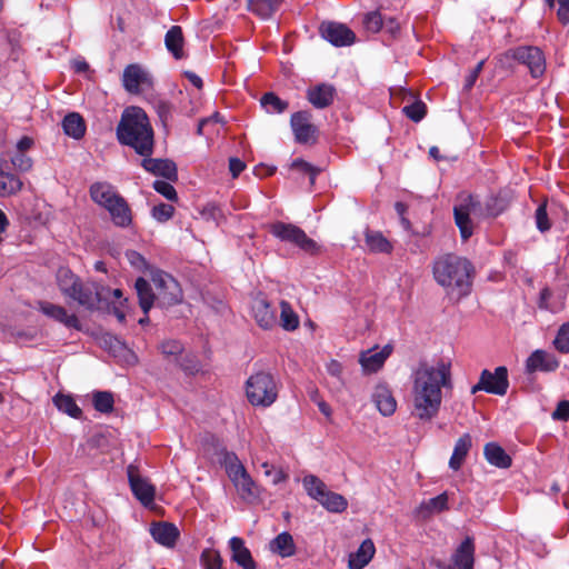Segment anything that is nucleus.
<instances>
[{"instance_id": "64", "label": "nucleus", "mask_w": 569, "mask_h": 569, "mask_svg": "<svg viewBox=\"0 0 569 569\" xmlns=\"http://www.w3.org/2000/svg\"><path fill=\"white\" fill-rule=\"evenodd\" d=\"M34 146V139L29 136H23L17 143V152L26 153Z\"/></svg>"}, {"instance_id": "23", "label": "nucleus", "mask_w": 569, "mask_h": 569, "mask_svg": "<svg viewBox=\"0 0 569 569\" xmlns=\"http://www.w3.org/2000/svg\"><path fill=\"white\" fill-rule=\"evenodd\" d=\"M372 401L376 403L380 413L385 417L393 415L397 409V401L392 396V392L389 388L382 385L376 387L372 393Z\"/></svg>"}, {"instance_id": "2", "label": "nucleus", "mask_w": 569, "mask_h": 569, "mask_svg": "<svg viewBox=\"0 0 569 569\" xmlns=\"http://www.w3.org/2000/svg\"><path fill=\"white\" fill-rule=\"evenodd\" d=\"M433 278L446 293L455 300H460L471 291L472 263L465 257L445 253L436 258L432 266Z\"/></svg>"}, {"instance_id": "43", "label": "nucleus", "mask_w": 569, "mask_h": 569, "mask_svg": "<svg viewBox=\"0 0 569 569\" xmlns=\"http://www.w3.org/2000/svg\"><path fill=\"white\" fill-rule=\"evenodd\" d=\"M302 482L308 495L318 501L327 491L326 485L316 476H306Z\"/></svg>"}, {"instance_id": "55", "label": "nucleus", "mask_w": 569, "mask_h": 569, "mask_svg": "<svg viewBox=\"0 0 569 569\" xmlns=\"http://www.w3.org/2000/svg\"><path fill=\"white\" fill-rule=\"evenodd\" d=\"M11 162H12L13 167L21 172L29 171L33 166L32 159L30 157H28L26 153H20V152H17L12 157Z\"/></svg>"}, {"instance_id": "20", "label": "nucleus", "mask_w": 569, "mask_h": 569, "mask_svg": "<svg viewBox=\"0 0 569 569\" xmlns=\"http://www.w3.org/2000/svg\"><path fill=\"white\" fill-rule=\"evenodd\" d=\"M376 547L371 539L361 542L357 551L351 552L348 559L349 569H363L373 558Z\"/></svg>"}, {"instance_id": "10", "label": "nucleus", "mask_w": 569, "mask_h": 569, "mask_svg": "<svg viewBox=\"0 0 569 569\" xmlns=\"http://www.w3.org/2000/svg\"><path fill=\"white\" fill-rule=\"evenodd\" d=\"M251 315L256 323L263 330H270L278 325L277 309L271 306L262 293H258L252 298Z\"/></svg>"}, {"instance_id": "8", "label": "nucleus", "mask_w": 569, "mask_h": 569, "mask_svg": "<svg viewBox=\"0 0 569 569\" xmlns=\"http://www.w3.org/2000/svg\"><path fill=\"white\" fill-rule=\"evenodd\" d=\"M506 58H512L527 66L531 76L538 78L546 71V59L543 52L538 47H519L509 50Z\"/></svg>"}, {"instance_id": "25", "label": "nucleus", "mask_w": 569, "mask_h": 569, "mask_svg": "<svg viewBox=\"0 0 569 569\" xmlns=\"http://www.w3.org/2000/svg\"><path fill=\"white\" fill-rule=\"evenodd\" d=\"M90 194L92 200L106 210L112 204L113 200L120 196L116 189L107 182L93 183L90 188Z\"/></svg>"}, {"instance_id": "22", "label": "nucleus", "mask_w": 569, "mask_h": 569, "mask_svg": "<svg viewBox=\"0 0 569 569\" xmlns=\"http://www.w3.org/2000/svg\"><path fill=\"white\" fill-rule=\"evenodd\" d=\"M112 222L120 228H127L132 222V213L126 199L119 196L112 204L107 208Z\"/></svg>"}, {"instance_id": "60", "label": "nucleus", "mask_w": 569, "mask_h": 569, "mask_svg": "<svg viewBox=\"0 0 569 569\" xmlns=\"http://www.w3.org/2000/svg\"><path fill=\"white\" fill-rule=\"evenodd\" d=\"M53 402L61 411L71 416V396L57 395Z\"/></svg>"}, {"instance_id": "46", "label": "nucleus", "mask_w": 569, "mask_h": 569, "mask_svg": "<svg viewBox=\"0 0 569 569\" xmlns=\"http://www.w3.org/2000/svg\"><path fill=\"white\" fill-rule=\"evenodd\" d=\"M362 24L368 32L376 33L383 27V19L379 11H371L363 16Z\"/></svg>"}, {"instance_id": "36", "label": "nucleus", "mask_w": 569, "mask_h": 569, "mask_svg": "<svg viewBox=\"0 0 569 569\" xmlns=\"http://www.w3.org/2000/svg\"><path fill=\"white\" fill-rule=\"evenodd\" d=\"M446 509H448V496L447 493H441L435 498L423 501L420 505L418 512L423 518H427L433 513H439Z\"/></svg>"}, {"instance_id": "21", "label": "nucleus", "mask_w": 569, "mask_h": 569, "mask_svg": "<svg viewBox=\"0 0 569 569\" xmlns=\"http://www.w3.org/2000/svg\"><path fill=\"white\" fill-rule=\"evenodd\" d=\"M558 360L543 350H536L526 362L527 371H553L558 368Z\"/></svg>"}, {"instance_id": "34", "label": "nucleus", "mask_w": 569, "mask_h": 569, "mask_svg": "<svg viewBox=\"0 0 569 569\" xmlns=\"http://www.w3.org/2000/svg\"><path fill=\"white\" fill-rule=\"evenodd\" d=\"M281 0H248L249 10L262 19L270 18L280 7Z\"/></svg>"}, {"instance_id": "29", "label": "nucleus", "mask_w": 569, "mask_h": 569, "mask_svg": "<svg viewBox=\"0 0 569 569\" xmlns=\"http://www.w3.org/2000/svg\"><path fill=\"white\" fill-rule=\"evenodd\" d=\"M483 452L488 462L498 468H509L511 466V457L496 442L487 443Z\"/></svg>"}, {"instance_id": "63", "label": "nucleus", "mask_w": 569, "mask_h": 569, "mask_svg": "<svg viewBox=\"0 0 569 569\" xmlns=\"http://www.w3.org/2000/svg\"><path fill=\"white\" fill-rule=\"evenodd\" d=\"M246 168L243 161L238 158H230L229 160V170L233 178H237Z\"/></svg>"}, {"instance_id": "58", "label": "nucleus", "mask_w": 569, "mask_h": 569, "mask_svg": "<svg viewBox=\"0 0 569 569\" xmlns=\"http://www.w3.org/2000/svg\"><path fill=\"white\" fill-rule=\"evenodd\" d=\"M84 119L77 112H73V139H81L86 134Z\"/></svg>"}, {"instance_id": "32", "label": "nucleus", "mask_w": 569, "mask_h": 569, "mask_svg": "<svg viewBox=\"0 0 569 569\" xmlns=\"http://www.w3.org/2000/svg\"><path fill=\"white\" fill-rule=\"evenodd\" d=\"M103 341L106 346H109V350L114 357L121 358L128 365H136L138 362L137 356L116 337L106 336Z\"/></svg>"}, {"instance_id": "9", "label": "nucleus", "mask_w": 569, "mask_h": 569, "mask_svg": "<svg viewBox=\"0 0 569 569\" xmlns=\"http://www.w3.org/2000/svg\"><path fill=\"white\" fill-rule=\"evenodd\" d=\"M508 371L506 367L496 368L495 372L485 369L480 375V380L471 389L472 393L485 390L490 393L503 396L508 389Z\"/></svg>"}, {"instance_id": "12", "label": "nucleus", "mask_w": 569, "mask_h": 569, "mask_svg": "<svg viewBox=\"0 0 569 569\" xmlns=\"http://www.w3.org/2000/svg\"><path fill=\"white\" fill-rule=\"evenodd\" d=\"M291 128L295 138L299 143H315L317 140V128L311 123V114L307 111H299L291 116Z\"/></svg>"}, {"instance_id": "33", "label": "nucleus", "mask_w": 569, "mask_h": 569, "mask_svg": "<svg viewBox=\"0 0 569 569\" xmlns=\"http://www.w3.org/2000/svg\"><path fill=\"white\" fill-rule=\"evenodd\" d=\"M136 290L139 298V305L147 315L152 308L154 299H157V295L153 293L150 283L143 278L137 279Z\"/></svg>"}, {"instance_id": "27", "label": "nucleus", "mask_w": 569, "mask_h": 569, "mask_svg": "<svg viewBox=\"0 0 569 569\" xmlns=\"http://www.w3.org/2000/svg\"><path fill=\"white\" fill-rule=\"evenodd\" d=\"M150 532L157 542L166 547H172L179 536L177 527L167 522L154 523Z\"/></svg>"}, {"instance_id": "5", "label": "nucleus", "mask_w": 569, "mask_h": 569, "mask_svg": "<svg viewBox=\"0 0 569 569\" xmlns=\"http://www.w3.org/2000/svg\"><path fill=\"white\" fill-rule=\"evenodd\" d=\"M453 213L463 240L472 236L475 221L483 216L480 202L467 192H461L457 197Z\"/></svg>"}, {"instance_id": "7", "label": "nucleus", "mask_w": 569, "mask_h": 569, "mask_svg": "<svg viewBox=\"0 0 569 569\" xmlns=\"http://www.w3.org/2000/svg\"><path fill=\"white\" fill-rule=\"evenodd\" d=\"M152 281L157 289L158 305L169 307L182 300L181 288L170 274L157 271L152 276Z\"/></svg>"}, {"instance_id": "1", "label": "nucleus", "mask_w": 569, "mask_h": 569, "mask_svg": "<svg viewBox=\"0 0 569 569\" xmlns=\"http://www.w3.org/2000/svg\"><path fill=\"white\" fill-rule=\"evenodd\" d=\"M451 387V366L445 360L420 361L411 373V416L420 421L435 419L441 408L442 389Z\"/></svg>"}, {"instance_id": "35", "label": "nucleus", "mask_w": 569, "mask_h": 569, "mask_svg": "<svg viewBox=\"0 0 569 569\" xmlns=\"http://www.w3.org/2000/svg\"><path fill=\"white\" fill-rule=\"evenodd\" d=\"M299 317L286 300L280 301V318L278 325L287 331H293L299 327Z\"/></svg>"}, {"instance_id": "47", "label": "nucleus", "mask_w": 569, "mask_h": 569, "mask_svg": "<svg viewBox=\"0 0 569 569\" xmlns=\"http://www.w3.org/2000/svg\"><path fill=\"white\" fill-rule=\"evenodd\" d=\"M227 473L231 481L237 483L241 478L248 475L243 465L238 460L237 457L231 459L227 465Z\"/></svg>"}, {"instance_id": "16", "label": "nucleus", "mask_w": 569, "mask_h": 569, "mask_svg": "<svg viewBox=\"0 0 569 569\" xmlns=\"http://www.w3.org/2000/svg\"><path fill=\"white\" fill-rule=\"evenodd\" d=\"M143 169L154 176H160L169 181L178 179L177 167L173 161L168 159H153L151 156L143 157L141 161Z\"/></svg>"}, {"instance_id": "6", "label": "nucleus", "mask_w": 569, "mask_h": 569, "mask_svg": "<svg viewBox=\"0 0 569 569\" xmlns=\"http://www.w3.org/2000/svg\"><path fill=\"white\" fill-rule=\"evenodd\" d=\"M271 234L281 241L289 242L308 253H316L318 244L306 232L292 223L277 221L268 227Z\"/></svg>"}, {"instance_id": "62", "label": "nucleus", "mask_w": 569, "mask_h": 569, "mask_svg": "<svg viewBox=\"0 0 569 569\" xmlns=\"http://www.w3.org/2000/svg\"><path fill=\"white\" fill-rule=\"evenodd\" d=\"M126 257L129 262L139 270H142L147 267L144 258L137 251H127Z\"/></svg>"}, {"instance_id": "61", "label": "nucleus", "mask_w": 569, "mask_h": 569, "mask_svg": "<svg viewBox=\"0 0 569 569\" xmlns=\"http://www.w3.org/2000/svg\"><path fill=\"white\" fill-rule=\"evenodd\" d=\"M200 214L206 220H212L218 221L219 217L221 216L220 209L214 204H207L203 207V209L200 211Z\"/></svg>"}, {"instance_id": "44", "label": "nucleus", "mask_w": 569, "mask_h": 569, "mask_svg": "<svg viewBox=\"0 0 569 569\" xmlns=\"http://www.w3.org/2000/svg\"><path fill=\"white\" fill-rule=\"evenodd\" d=\"M261 104L267 112L281 113L288 108V102L281 100L273 92H267L261 98Z\"/></svg>"}, {"instance_id": "24", "label": "nucleus", "mask_w": 569, "mask_h": 569, "mask_svg": "<svg viewBox=\"0 0 569 569\" xmlns=\"http://www.w3.org/2000/svg\"><path fill=\"white\" fill-rule=\"evenodd\" d=\"M566 292L562 289L543 288L539 297V307L558 312L565 307Z\"/></svg>"}, {"instance_id": "57", "label": "nucleus", "mask_w": 569, "mask_h": 569, "mask_svg": "<svg viewBox=\"0 0 569 569\" xmlns=\"http://www.w3.org/2000/svg\"><path fill=\"white\" fill-rule=\"evenodd\" d=\"M161 352L167 356H178L182 352L183 347L178 340H168L161 343Z\"/></svg>"}, {"instance_id": "31", "label": "nucleus", "mask_w": 569, "mask_h": 569, "mask_svg": "<svg viewBox=\"0 0 569 569\" xmlns=\"http://www.w3.org/2000/svg\"><path fill=\"white\" fill-rule=\"evenodd\" d=\"M270 550L282 558L290 557L296 552V545L289 532H282L270 541Z\"/></svg>"}, {"instance_id": "37", "label": "nucleus", "mask_w": 569, "mask_h": 569, "mask_svg": "<svg viewBox=\"0 0 569 569\" xmlns=\"http://www.w3.org/2000/svg\"><path fill=\"white\" fill-rule=\"evenodd\" d=\"M39 310L49 318H52L67 327L71 326V317L68 316L63 307L49 301H38Z\"/></svg>"}, {"instance_id": "49", "label": "nucleus", "mask_w": 569, "mask_h": 569, "mask_svg": "<svg viewBox=\"0 0 569 569\" xmlns=\"http://www.w3.org/2000/svg\"><path fill=\"white\" fill-rule=\"evenodd\" d=\"M174 208L168 203H159L151 210L152 217L159 222H166L172 218Z\"/></svg>"}, {"instance_id": "13", "label": "nucleus", "mask_w": 569, "mask_h": 569, "mask_svg": "<svg viewBox=\"0 0 569 569\" xmlns=\"http://www.w3.org/2000/svg\"><path fill=\"white\" fill-rule=\"evenodd\" d=\"M124 89L130 93H139L152 86L149 73L139 64H129L122 74Z\"/></svg>"}, {"instance_id": "48", "label": "nucleus", "mask_w": 569, "mask_h": 569, "mask_svg": "<svg viewBox=\"0 0 569 569\" xmlns=\"http://www.w3.org/2000/svg\"><path fill=\"white\" fill-rule=\"evenodd\" d=\"M403 113L415 122H419L426 116V104L416 101L403 108Z\"/></svg>"}, {"instance_id": "53", "label": "nucleus", "mask_w": 569, "mask_h": 569, "mask_svg": "<svg viewBox=\"0 0 569 569\" xmlns=\"http://www.w3.org/2000/svg\"><path fill=\"white\" fill-rule=\"evenodd\" d=\"M262 468L264 469V475L271 478L273 485H278L288 479V475L282 469H277L268 462H263Z\"/></svg>"}, {"instance_id": "50", "label": "nucleus", "mask_w": 569, "mask_h": 569, "mask_svg": "<svg viewBox=\"0 0 569 569\" xmlns=\"http://www.w3.org/2000/svg\"><path fill=\"white\" fill-rule=\"evenodd\" d=\"M555 347L558 351L562 353L569 352V323L563 325L557 333V337L553 341Z\"/></svg>"}, {"instance_id": "17", "label": "nucleus", "mask_w": 569, "mask_h": 569, "mask_svg": "<svg viewBox=\"0 0 569 569\" xmlns=\"http://www.w3.org/2000/svg\"><path fill=\"white\" fill-rule=\"evenodd\" d=\"M336 93L332 84L319 83L308 88L307 99L315 108L325 109L333 102Z\"/></svg>"}, {"instance_id": "45", "label": "nucleus", "mask_w": 569, "mask_h": 569, "mask_svg": "<svg viewBox=\"0 0 569 569\" xmlns=\"http://www.w3.org/2000/svg\"><path fill=\"white\" fill-rule=\"evenodd\" d=\"M203 569H221L222 559L220 553L213 549H204L200 557Z\"/></svg>"}, {"instance_id": "15", "label": "nucleus", "mask_w": 569, "mask_h": 569, "mask_svg": "<svg viewBox=\"0 0 569 569\" xmlns=\"http://www.w3.org/2000/svg\"><path fill=\"white\" fill-rule=\"evenodd\" d=\"M392 348L387 345L383 348L375 347L360 355V363L365 372H377L391 355Z\"/></svg>"}, {"instance_id": "28", "label": "nucleus", "mask_w": 569, "mask_h": 569, "mask_svg": "<svg viewBox=\"0 0 569 569\" xmlns=\"http://www.w3.org/2000/svg\"><path fill=\"white\" fill-rule=\"evenodd\" d=\"M472 446V439L469 433L462 435L456 442L452 456L449 460V467L452 470H459L465 462L466 457Z\"/></svg>"}, {"instance_id": "30", "label": "nucleus", "mask_w": 569, "mask_h": 569, "mask_svg": "<svg viewBox=\"0 0 569 569\" xmlns=\"http://www.w3.org/2000/svg\"><path fill=\"white\" fill-rule=\"evenodd\" d=\"M167 49L172 53L176 59H182L183 52V34L182 29L179 26H172L164 38Z\"/></svg>"}, {"instance_id": "39", "label": "nucleus", "mask_w": 569, "mask_h": 569, "mask_svg": "<svg viewBox=\"0 0 569 569\" xmlns=\"http://www.w3.org/2000/svg\"><path fill=\"white\" fill-rule=\"evenodd\" d=\"M234 486L243 500L252 501L260 495L259 487L252 480L249 473L241 478L237 483H234Z\"/></svg>"}, {"instance_id": "19", "label": "nucleus", "mask_w": 569, "mask_h": 569, "mask_svg": "<svg viewBox=\"0 0 569 569\" xmlns=\"http://www.w3.org/2000/svg\"><path fill=\"white\" fill-rule=\"evenodd\" d=\"M231 549V559L237 562L242 569H256L257 565L253 560L250 550L244 546L242 538L232 537L229 541Z\"/></svg>"}, {"instance_id": "38", "label": "nucleus", "mask_w": 569, "mask_h": 569, "mask_svg": "<svg viewBox=\"0 0 569 569\" xmlns=\"http://www.w3.org/2000/svg\"><path fill=\"white\" fill-rule=\"evenodd\" d=\"M366 246L372 252L388 253L391 251V243L378 231H366Z\"/></svg>"}, {"instance_id": "40", "label": "nucleus", "mask_w": 569, "mask_h": 569, "mask_svg": "<svg viewBox=\"0 0 569 569\" xmlns=\"http://www.w3.org/2000/svg\"><path fill=\"white\" fill-rule=\"evenodd\" d=\"M22 188L21 180L13 173L0 169V196L14 194Z\"/></svg>"}, {"instance_id": "54", "label": "nucleus", "mask_w": 569, "mask_h": 569, "mask_svg": "<svg viewBox=\"0 0 569 569\" xmlns=\"http://www.w3.org/2000/svg\"><path fill=\"white\" fill-rule=\"evenodd\" d=\"M291 168L295 169V170L308 173L310 176V183L311 184L315 183V179H316L317 174L320 171L319 169L315 168L313 166H311L310 163L306 162L302 159H296L291 163Z\"/></svg>"}, {"instance_id": "14", "label": "nucleus", "mask_w": 569, "mask_h": 569, "mask_svg": "<svg viewBox=\"0 0 569 569\" xmlns=\"http://www.w3.org/2000/svg\"><path fill=\"white\" fill-rule=\"evenodd\" d=\"M128 478L134 497L143 505L149 506L154 500V487L138 472V469L130 465L128 467Z\"/></svg>"}, {"instance_id": "4", "label": "nucleus", "mask_w": 569, "mask_h": 569, "mask_svg": "<svg viewBox=\"0 0 569 569\" xmlns=\"http://www.w3.org/2000/svg\"><path fill=\"white\" fill-rule=\"evenodd\" d=\"M248 401L256 407H269L278 397V385L268 372H257L249 377L246 383Z\"/></svg>"}, {"instance_id": "18", "label": "nucleus", "mask_w": 569, "mask_h": 569, "mask_svg": "<svg viewBox=\"0 0 569 569\" xmlns=\"http://www.w3.org/2000/svg\"><path fill=\"white\" fill-rule=\"evenodd\" d=\"M475 545L473 539L467 537L452 555V567L449 569H473Z\"/></svg>"}, {"instance_id": "56", "label": "nucleus", "mask_w": 569, "mask_h": 569, "mask_svg": "<svg viewBox=\"0 0 569 569\" xmlns=\"http://www.w3.org/2000/svg\"><path fill=\"white\" fill-rule=\"evenodd\" d=\"M535 218L537 228L541 232L548 231L550 229L551 224L548 219L546 203H542L537 208Z\"/></svg>"}, {"instance_id": "41", "label": "nucleus", "mask_w": 569, "mask_h": 569, "mask_svg": "<svg viewBox=\"0 0 569 569\" xmlns=\"http://www.w3.org/2000/svg\"><path fill=\"white\" fill-rule=\"evenodd\" d=\"M319 502L331 512H342L348 506L343 496L331 491H326Z\"/></svg>"}, {"instance_id": "42", "label": "nucleus", "mask_w": 569, "mask_h": 569, "mask_svg": "<svg viewBox=\"0 0 569 569\" xmlns=\"http://www.w3.org/2000/svg\"><path fill=\"white\" fill-rule=\"evenodd\" d=\"M92 405L101 413H110L113 410L114 399L109 391H94L92 393Z\"/></svg>"}, {"instance_id": "3", "label": "nucleus", "mask_w": 569, "mask_h": 569, "mask_svg": "<svg viewBox=\"0 0 569 569\" xmlns=\"http://www.w3.org/2000/svg\"><path fill=\"white\" fill-rule=\"evenodd\" d=\"M117 139L120 144L132 148L141 157L153 153L154 132L142 108L131 106L123 110L117 126Z\"/></svg>"}, {"instance_id": "51", "label": "nucleus", "mask_w": 569, "mask_h": 569, "mask_svg": "<svg viewBox=\"0 0 569 569\" xmlns=\"http://www.w3.org/2000/svg\"><path fill=\"white\" fill-rule=\"evenodd\" d=\"M153 188H154V190L157 192L162 194L166 199H168L170 201H177L178 200L177 191L173 188V186L170 184L169 182L162 181V180H156L153 182Z\"/></svg>"}, {"instance_id": "26", "label": "nucleus", "mask_w": 569, "mask_h": 569, "mask_svg": "<svg viewBox=\"0 0 569 569\" xmlns=\"http://www.w3.org/2000/svg\"><path fill=\"white\" fill-rule=\"evenodd\" d=\"M102 298H107V296L98 291L93 284H80L77 287L73 283V299H77L80 305L92 308Z\"/></svg>"}, {"instance_id": "59", "label": "nucleus", "mask_w": 569, "mask_h": 569, "mask_svg": "<svg viewBox=\"0 0 569 569\" xmlns=\"http://www.w3.org/2000/svg\"><path fill=\"white\" fill-rule=\"evenodd\" d=\"M552 418L556 420L567 421L569 419V401H560L552 413Z\"/></svg>"}, {"instance_id": "11", "label": "nucleus", "mask_w": 569, "mask_h": 569, "mask_svg": "<svg viewBox=\"0 0 569 569\" xmlns=\"http://www.w3.org/2000/svg\"><path fill=\"white\" fill-rule=\"evenodd\" d=\"M319 30L322 38L336 47L350 46L356 41L355 32L342 23L322 22Z\"/></svg>"}, {"instance_id": "52", "label": "nucleus", "mask_w": 569, "mask_h": 569, "mask_svg": "<svg viewBox=\"0 0 569 569\" xmlns=\"http://www.w3.org/2000/svg\"><path fill=\"white\" fill-rule=\"evenodd\" d=\"M58 284L61 291L71 297V270L68 268H60L57 273Z\"/></svg>"}]
</instances>
